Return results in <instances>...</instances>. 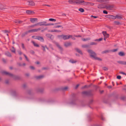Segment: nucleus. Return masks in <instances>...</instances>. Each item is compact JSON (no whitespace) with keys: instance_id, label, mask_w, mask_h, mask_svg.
Returning <instances> with one entry per match:
<instances>
[{"instance_id":"obj_1","label":"nucleus","mask_w":126,"mask_h":126,"mask_svg":"<svg viewBox=\"0 0 126 126\" xmlns=\"http://www.w3.org/2000/svg\"><path fill=\"white\" fill-rule=\"evenodd\" d=\"M87 51L91 58L94 59L95 60H98L99 61L102 60L101 59L96 57V54L91 49H88L87 50Z\"/></svg>"},{"instance_id":"obj_2","label":"nucleus","mask_w":126,"mask_h":126,"mask_svg":"<svg viewBox=\"0 0 126 126\" xmlns=\"http://www.w3.org/2000/svg\"><path fill=\"white\" fill-rule=\"evenodd\" d=\"M3 73L5 75H8L12 77L15 79H17L18 78L17 76L15 75H14L8 72L5 71L3 72Z\"/></svg>"},{"instance_id":"obj_3","label":"nucleus","mask_w":126,"mask_h":126,"mask_svg":"<svg viewBox=\"0 0 126 126\" xmlns=\"http://www.w3.org/2000/svg\"><path fill=\"white\" fill-rule=\"evenodd\" d=\"M58 37L60 39H63L64 40L68 39L69 37L67 35H58Z\"/></svg>"},{"instance_id":"obj_4","label":"nucleus","mask_w":126,"mask_h":126,"mask_svg":"<svg viewBox=\"0 0 126 126\" xmlns=\"http://www.w3.org/2000/svg\"><path fill=\"white\" fill-rule=\"evenodd\" d=\"M11 95L14 96H17L19 95V93L18 91L16 90H13L11 92Z\"/></svg>"},{"instance_id":"obj_5","label":"nucleus","mask_w":126,"mask_h":126,"mask_svg":"<svg viewBox=\"0 0 126 126\" xmlns=\"http://www.w3.org/2000/svg\"><path fill=\"white\" fill-rule=\"evenodd\" d=\"M41 30L40 28H39L37 29H33L32 30H29L28 31L26 32L25 33V34H27L28 33L31 32H36L40 30Z\"/></svg>"},{"instance_id":"obj_6","label":"nucleus","mask_w":126,"mask_h":126,"mask_svg":"<svg viewBox=\"0 0 126 126\" xmlns=\"http://www.w3.org/2000/svg\"><path fill=\"white\" fill-rule=\"evenodd\" d=\"M32 37L35 39H38L41 42H43L44 41V39L42 37L39 36H37L36 37L35 36H32Z\"/></svg>"},{"instance_id":"obj_7","label":"nucleus","mask_w":126,"mask_h":126,"mask_svg":"<svg viewBox=\"0 0 126 126\" xmlns=\"http://www.w3.org/2000/svg\"><path fill=\"white\" fill-rule=\"evenodd\" d=\"M27 1V2L28 3V4L29 6H34L35 5V3L32 0H25Z\"/></svg>"},{"instance_id":"obj_8","label":"nucleus","mask_w":126,"mask_h":126,"mask_svg":"<svg viewBox=\"0 0 126 126\" xmlns=\"http://www.w3.org/2000/svg\"><path fill=\"white\" fill-rule=\"evenodd\" d=\"M46 23V21H44L39 22H38V24H39V25L40 26H47V25H48Z\"/></svg>"},{"instance_id":"obj_9","label":"nucleus","mask_w":126,"mask_h":126,"mask_svg":"<svg viewBox=\"0 0 126 126\" xmlns=\"http://www.w3.org/2000/svg\"><path fill=\"white\" fill-rule=\"evenodd\" d=\"M97 2L100 3H108L109 1V0H96Z\"/></svg>"},{"instance_id":"obj_10","label":"nucleus","mask_w":126,"mask_h":126,"mask_svg":"<svg viewBox=\"0 0 126 126\" xmlns=\"http://www.w3.org/2000/svg\"><path fill=\"white\" fill-rule=\"evenodd\" d=\"M105 7L107 10H111L114 7V6L112 5H105Z\"/></svg>"},{"instance_id":"obj_11","label":"nucleus","mask_w":126,"mask_h":126,"mask_svg":"<svg viewBox=\"0 0 126 126\" xmlns=\"http://www.w3.org/2000/svg\"><path fill=\"white\" fill-rule=\"evenodd\" d=\"M105 5L103 4H100L97 5V7L99 9H104L105 8Z\"/></svg>"},{"instance_id":"obj_12","label":"nucleus","mask_w":126,"mask_h":126,"mask_svg":"<svg viewBox=\"0 0 126 126\" xmlns=\"http://www.w3.org/2000/svg\"><path fill=\"white\" fill-rule=\"evenodd\" d=\"M82 94H85L86 95H91V92L90 91H83L82 92Z\"/></svg>"},{"instance_id":"obj_13","label":"nucleus","mask_w":126,"mask_h":126,"mask_svg":"<svg viewBox=\"0 0 126 126\" xmlns=\"http://www.w3.org/2000/svg\"><path fill=\"white\" fill-rule=\"evenodd\" d=\"M55 44L57 46V47H58L59 50L61 51H62L63 50V48L59 45L58 43L57 42H55Z\"/></svg>"},{"instance_id":"obj_14","label":"nucleus","mask_w":126,"mask_h":126,"mask_svg":"<svg viewBox=\"0 0 126 126\" xmlns=\"http://www.w3.org/2000/svg\"><path fill=\"white\" fill-rule=\"evenodd\" d=\"M55 44L57 46V47H58L59 50L61 51H62L63 50V48L59 45L58 43L57 42H55Z\"/></svg>"},{"instance_id":"obj_15","label":"nucleus","mask_w":126,"mask_h":126,"mask_svg":"<svg viewBox=\"0 0 126 126\" xmlns=\"http://www.w3.org/2000/svg\"><path fill=\"white\" fill-rule=\"evenodd\" d=\"M82 0H75V3H76L78 4H80L82 5Z\"/></svg>"},{"instance_id":"obj_16","label":"nucleus","mask_w":126,"mask_h":126,"mask_svg":"<svg viewBox=\"0 0 126 126\" xmlns=\"http://www.w3.org/2000/svg\"><path fill=\"white\" fill-rule=\"evenodd\" d=\"M102 33L103 34L104 37L106 38H107L109 37V34L107 33L106 32L103 31L102 32Z\"/></svg>"},{"instance_id":"obj_17","label":"nucleus","mask_w":126,"mask_h":126,"mask_svg":"<svg viewBox=\"0 0 126 126\" xmlns=\"http://www.w3.org/2000/svg\"><path fill=\"white\" fill-rule=\"evenodd\" d=\"M26 13L28 14H34V11H32L27 10L26 11Z\"/></svg>"},{"instance_id":"obj_18","label":"nucleus","mask_w":126,"mask_h":126,"mask_svg":"<svg viewBox=\"0 0 126 126\" xmlns=\"http://www.w3.org/2000/svg\"><path fill=\"white\" fill-rule=\"evenodd\" d=\"M37 19L35 18H30V21L32 23H34L35 21H37Z\"/></svg>"},{"instance_id":"obj_19","label":"nucleus","mask_w":126,"mask_h":126,"mask_svg":"<svg viewBox=\"0 0 126 126\" xmlns=\"http://www.w3.org/2000/svg\"><path fill=\"white\" fill-rule=\"evenodd\" d=\"M82 5H88L89 2H85L84 0H82Z\"/></svg>"},{"instance_id":"obj_20","label":"nucleus","mask_w":126,"mask_h":126,"mask_svg":"<svg viewBox=\"0 0 126 126\" xmlns=\"http://www.w3.org/2000/svg\"><path fill=\"white\" fill-rule=\"evenodd\" d=\"M5 55L9 57H11L12 56L11 53L8 51H7L5 52Z\"/></svg>"},{"instance_id":"obj_21","label":"nucleus","mask_w":126,"mask_h":126,"mask_svg":"<svg viewBox=\"0 0 126 126\" xmlns=\"http://www.w3.org/2000/svg\"><path fill=\"white\" fill-rule=\"evenodd\" d=\"M10 50L12 52L15 53L16 49L14 47H12V48L10 49Z\"/></svg>"},{"instance_id":"obj_22","label":"nucleus","mask_w":126,"mask_h":126,"mask_svg":"<svg viewBox=\"0 0 126 126\" xmlns=\"http://www.w3.org/2000/svg\"><path fill=\"white\" fill-rule=\"evenodd\" d=\"M46 36L50 39H52V35L49 34H46Z\"/></svg>"},{"instance_id":"obj_23","label":"nucleus","mask_w":126,"mask_h":126,"mask_svg":"<svg viewBox=\"0 0 126 126\" xmlns=\"http://www.w3.org/2000/svg\"><path fill=\"white\" fill-rule=\"evenodd\" d=\"M108 16H109V18L113 19H115L116 18V16H114L113 15H109Z\"/></svg>"},{"instance_id":"obj_24","label":"nucleus","mask_w":126,"mask_h":126,"mask_svg":"<svg viewBox=\"0 0 126 126\" xmlns=\"http://www.w3.org/2000/svg\"><path fill=\"white\" fill-rule=\"evenodd\" d=\"M76 51L79 54H82V53L80 49L78 48H76Z\"/></svg>"},{"instance_id":"obj_25","label":"nucleus","mask_w":126,"mask_h":126,"mask_svg":"<svg viewBox=\"0 0 126 126\" xmlns=\"http://www.w3.org/2000/svg\"><path fill=\"white\" fill-rule=\"evenodd\" d=\"M50 32H61V31L59 30H51Z\"/></svg>"},{"instance_id":"obj_26","label":"nucleus","mask_w":126,"mask_h":126,"mask_svg":"<svg viewBox=\"0 0 126 126\" xmlns=\"http://www.w3.org/2000/svg\"><path fill=\"white\" fill-rule=\"evenodd\" d=\"M75 0H69L68 1V2L70 4H74L75 3Z\"/></svg>"},{"instance_id":"obj_27","label":"nucleus","mask_w":126,"mask_h":126,"mask_svg":"<svg viewBox=\"0 0 126 126\" xmlns=\"http://www.w3.org/2000/svg\"><path fill=\"white\" fill-rule=\"evenodd\" d=\"M118 54L120 56H123L125 55L124 52H120L118 53Z\"/></svg>"},{"instance_id":"obj_28","label":"nucleus","mask_w":126,"mask_h":126,"mask_svg":"<svg viewBox=\"0 0 126 126\" xmlns=\"http://www.w3.org/2000/svg\"><path fill=\"white\" fill-rule=\"evenodd\" d=\"M44 76L43 75H41L38 76H37L36 77V78L37 79H40L43 78Z\"/></svg>"},{"instance_id":"obj_29","label":"nucleus","mask_w":126,"mask_h":126,"mask_svg":"<svg viewBox=\"0 0 126 126\" xmlns=\"http://www.w3.org/2000/svg\"><path fill=\"white\" fill-rule=\"evenodd\" d=\"M116 18L119 19H120L122 18V16L119 15H117L116 16Z\"/></svg>"},{"instance_id":"obj_30","label":"nucleus","mask_w":126,"mask_h":126,"mask_svg":"<svg viewBox=\"0 0 126 126\" xmlns=\"http://www.w3.org/2000/svg\"><path fill=\"white\" fill-rule=\"evenodd\" d=\"M32 43L33 44L34 46L37 47H39V45H38L37 43H35L34 41H32Z\"/></svg>"},{"instance_id":"obj_31","label":"nucleus","mask_w":126,"mask_h":126,"mask_svg":"<svg viewBox=\"0 0 126 126\" xmlns=\"http://www.w3.org/2000/svg\"><path fill=\"white\" fill-rule=\"evenodd\" d=\"M70 45V43H69L66 42L64 43V45L66 47H67Z\"/></svg>"},{"instance_id":"obj_32","label":"nucleus","mask_w":126,"mask_h":126,"mask_svg":"<svg viewBox=\"0 0 126 126\" xmlns=\"http://www.w3.org/2000/svg\"><path fill=\"white\" fill-rule=\"evenodd\" d=\"M117 62L120 64L125 65V62L122 61H119Z\"/></svg>"},{"instance_id":"obj_33","label":"nucleus","mask_w":126,"mask_h":126,"mask_svg":"<svg viewBox=\"0 0 126 126\" xmlns=\"http://www.w3.org/2000/svg\"><path fill=\"white\" fill-rule=\"evenodd\" d=\"M89 46L87 45H82V47L83 48H87L89 47Z\"/></svg>"},{"instance_id":"obj_34","label":"nucleus","mask_w":126,"mask_h":126,"mask_svg":"<svg viewBox=\"0 0 126 126\" xmlns=\"http://www.w3.org/2000/svg\"><path fill=\"white\" fill-rule=\"evenodd\" d=\"M79 10L80 12L83 13L84 12V10L82 8H79Z\"/></svg>"},{"instance_id":"obj_35","label":"nucleus","mask_w":126,"mask_h":126,"mask_svg":"<svg viewBox=\"0 0 126 126\" xmlns=\"http://www.w3.org/2000/svg\"><path fill=\"white\" fill-rule=\"evenodd\" d=\"M90 39V38H83L82 39V40L83 41H86L88 40H89Z\"/></svg>"},{"instance_id":"obj_36","label":"nucleus","mask_w":126,"mask_h":126,"mask_svg":"<svg viewBox=\"0 0 126 126\" xmlns=\"http://www.w3.org/2000/svg\"><path fill=\"white\" fill-rule=\"evenodd\" d=\"M69 62L72 63H74L76 62V61H74L73 60H69Z\"/></svg>"},{"instance_id":"obj_37","label":"nucleus","mask_w":126,"mask_h":126,"mask_svg":"<svg viewBox=\"0 0 126 126\" xmlns=\"http://www.w3.org/2000/svg\"><path fill=\"white\" fill-rule=\"evenodd\" d=\"M42 47L43 48L42 49L45 52L46 51L45 50V48H46V47H45V45L44 46H42Z\"/></svg>"},{"instance_id":"obj_38","label":"nucleus","mask_w":126,"mask_h":126,"mask_svg":"<svg viewBox=\"0 0 126 126\" xmlns=\"http://www.w3.org/2000/svg\"><path fill=\"white\" fill-rule=\"evenodd\" d=\"M109 52V51L108 50H106L103 51L102 52V54H104L106 53H108Z\"/></svg>"},{"instance_id":"obj_39","label":"nucleus","mask_w":126,"mask_h":126,"mask_svg":"<svg viewBox=\"0 0 126 126\" xmlns=\"http://www.w3.org/2000/svg\"><path fill=\"white\" fill-rule=\"evenodd\" d=\"M49 21H56V20L55 19H53V18H50L49 19Z\"/></svg>"},{"instance_id":"obj_40","label":"nucleus","mask_w":126,"mask_h":126,"mask_svg":"<svg viewBox=\"0 0 126 126\" xmlns=\"http://www.w3.org/2000/svg\"><path fill=\"white\" fill-rule=\"evenodd\" d=\"M22 22V21L18 20H16L15 21V23H18L19 24H20Z\"/></svg>"},{"instance_id":"obj_41","label":"nucleus","mask_w":126,"mask_h":126,"mask_svg":"<svg viewBox=\"0 0 126 126\" xmlns=\"http://www.w3.org/2000/svg\"><path fill=\"white\" fill-rule=\"evenodd\" d=\"M23 55L24 56L25 58H26V60L28 61V62H29V59H28V58L27 57V56L25 54H23Z\"/></svg>"},{"instance_id":"obj_42","label":"nucleus","mask_w":126,"mask_h":126,"mask_svg":"<svg viewBox=\"0 0 126 126\" xmlns=\"http://www.w3.org/2000/svg\"><path fill=\"white\" fill-rule=\"evenodd\" d=\"M94 4L93 3L89 2L88 5L93 6L94 5Z\"/></svg>"},{"instance_id":"obj_43","label":"nucleus","mask_w":126,"mask_h":126,"mask_svg":"<svg viewBox=\"0 0 126 126\" xmlns=\"http://www.w3.org/2000/svg\"><path fill=\"white\" fill-rule=\"evenodd\" d=\"M68 88V87H65L62 88V90H66Z\"/></svg>"},{"instance_id":"obj_44","label":"nucleus","mask_w":126,"mask_h":126,"mask_svg":"<svg viewBox=\"0 0 126 126\" xmlns=\"http://www.w3.org/2000/svg\"><path fill=\"white\" fill-rule=\"evenodd\" d=\"M96 43L94 42H92L90 44L91 45H96Z\"/></svg>"},{"instance_id":"obj_45","label":"nucleus","mask_w":126,"mask_h":126,"mask_svg":"<svg viewBox=\"0 0 126 126\" xmlns=\"http://www.w3.org/2000/svg\"><path fill=\"white\" fill-rule=\"evenodd\" d=\"M3 6L0 3V9H3Z\"/></svg>"},{"instance_id":"obj_46","label":"nucleus","mask_w":126,"mask_h":126,"mask_svg":"<svg viewBox=\"0 0 126 126\" xmlns=\"http://www.w3.org/2000/svg\"><path fill=\"white\" fill-rule=\"evenodd\" d=\"M103 13L104 14H108L107 12L105 10H104L103 11Z\"/></svg>"},{"instance_id":"obj_47","label":"nucleus","mask_w":126,"mask_h":126,"mask_svg":"<svg viewBox=\"0 0 126 126\" xmlns=\"http://www.w3.org/2000/svg\"><path fill=\"white\" fill-rule=\"evenodd\" d=\"M62 26L61 25H58L54 27V28H58L59 27H62Z\"/></svg>"},{"instance_id":"obj_48","label":"nucleus","mask_w":126,"mask_h":126,"mask_svg":"<svg viewBox=\"0 0 126 126\" xmlns=\"http://www.w3.org/2000/svg\"><path fill=\"white\" fill-rule=\"evenodd\" d=\"M103 70L105 71H107L108 70V68L106 67H104L103 68Z\"/></svg>"},{"instance_id":"obj_49","label":"nucleus","mask_w":126,"mask_h":126,"mask_svg":"<svg viewBox=\"0 0 126 126\" xmlns=\"http://www.w3.org/2000/svg\"><path fill=\"white\" fill-rule=\"evenodd\" d=\"M117 78L118 79H120L121 78V77L120 76H118L117 77Z\"/></svg>"},{"instance_id":"obj_50","label":"nucleus","mask_w":126,"mask_h":126,"mask_svg":"<svg viewBox=\"0 0 126 126\" xmlns=\"http://www.w3.org/2000/svg\"><path fill=\"white\" fill-rule=\"evenodd\" d=\"M117 49H113L112 50V51L113 52H115L117 51Z\"/></svg>"},{"instance_id":"obj_51","label":"nucleus","mask_w":126,"mask_h":126,"mask_svg":"<svg viewBox=\"0 0 126 126\" xmlns=\"http://www.w3.org/2000/svg\"><path fill=\"white\" fill-rule=\"evenodd\" d=\"M18 53L20 55H21L22 54V52H21L20 51H18Z\"/></svg>"},{"instance_id":"obj_52","label":"nucleus","mask_w":126,"mask_h":126,"mask_svg":"<svg viewBox=\"0 0 126 126\" xmlns=\"http://www.w3.org/2000/svg\"><path fill=\"white\" fill-rule=\"evenodd\" d=\"M120 73L121 74H123V75H126V74L124 72H120Z\"/></svg>"},{"instance_id":"obj_53","label":"nucleus","mask_w":126,"mask_h":126,"mask_svg":"<svg viewBox=\"0 0 126 126\" xmlns=\"http://www.w3.org/2000/svg\"><path fill=\"white\" fill-rule=\"evenodd\" d=\"M30 67L31 69L32 70H34L35 69L34 67L33 66H30Z\"/></svg>"},{"instance_id":"obj_54","label":"nucleus","mask_w":126,"mask_h":126,"mask_svg":"<svg viewBox=\"0 0 126 126\" xmlns=\"http://www.w3.org/2000/svg\"><path fill=\"white\" fill-rule=\"evenodd\" d=\"M93 17L94 18H96L98 17L97 16H91V17Z\"/></svg>"},{"instance_id":"obj_55","label":"nucleus","mask_w":126,"mask_h":126,"mask_svg":"<svg viewBox=\"0 0 126 126\" xmlns=\"http://www.w3.org/2000/svg\"><path fill=\"white\" fill-rule=\"evenodd\" d=\"M87 85H85V86L82 87V89H83L84 88H87Z\"/></svg>"},{"instance_id":"obj_56","label":"nucleus","mask_w":126,"mask_h":126,"mask_svg":"<svg viewBox=\"0 0 126 126\" xmlns=\"http://www.w3.org/2000/svg\"><path fill=\"white\" fill-rule=\"evenodd\" d=\"M22 48L24 49H25V47L24 46V44H22Z\"/></svg>"},{"instance_id":"obj_57","label":"nucleus","mask_w":126,"mask_h":126,"mask_svg":"<svg viewBox=\"0 0 126 126\" xmlns=\"http://www.w3.org/2000/svg\"><path fill=\"white\" fill-rule=\"evenodd\" d=\"M35 27L34 25H33L30 26L29 27L31 28H34Z\"/></svg>"},{"instance_id":"obj_58","label":"nucleus","mask_w":126,"mask_h":126,"mask_svg":"<svg viewBox=\"0 0 126 126\" xmlns=\"http://www.w3.org/2000/svg\"><path fill=\"white\" fill-rule=\"evenodd\" d=\"M74 36L76 37H81V36L79 35H74Z\"/></svg>"},{"instance_id":"obj_59","label":"nucleus","mask_w":126,"mask_h":126,"mask_svg":"<svg viewBox=\"0 0 126 126\" xmlns=\"http://www.w3.org/2000/svg\"><path fill=\"white\" fill-rule=\"evenodd\" d=\"M79 86V84H77L76 86V87H75V89H77L78 88V87Z\"/></svg>"},{"instance_id":"obj_60","label":"nucleus","mask_w":126,"mask_h":126,"mask_svg":"<svg viewBox=\"0 0 126 126\" xmlns=\"http://www.w3.org/2000/svg\"><path fill=\"white\" fill-rule=\"evenodd\" d=\"M43 6H48V7H50V6L49 5H48L45 4H43Z\"/></svg>"},{"instance_id":"obj_61","label":"nucleus","mask_w":126,"mask_h":126,"mask_svg":"<svg viewBox=\"0 0 126 126\" xmlns=\"http://www.w3.org/2000/svg\"><path fill=\"white\" fill-rule=\"evenodd\" d=\"M61 24V22H59L57 23H55L54 24Z\"/></svg>"},{"instance_id":"obj_62","label":"nucleus","mask_w":126,"mask_h":126,"mask_svg":"<svg viewBox=\"0 0 126 126\" xmlns=\"http://www.w3.org/2000/svg\"><path fill=\"white\" fill-rule=\"evenodd\" d=\"M102 38H100L99 39H98V41H100L102 40Z\"/></svg>"},{"instance_id":"obj_63","label":"nucleus","mask_w":126,"mask_h":126,"mask_svg":"<svg viewBox=\"0 0 126 126\" xmlns=\"http://www.w3.org/2000/svg\"><path fill=\"white\" fill-rule=\"evenodd\" d=\"M68 37H69V39L70 38H72V35H68Z\"/></svg>"},{"instance_id":"obj_64","label":"nucleus","mask_w":126,"mask_h":126,"mask_svg":"<svg viewBox=\"0 0 126 126\" xmlns=\"http://www.w3.org/2000/svg\"><path fill=\"white\" fill-rule=\"evenodd\" d=\"M115 23L117 25H118L120 23L119 22L116 21L115 22Z\"/></svg>"}]
</instances>
